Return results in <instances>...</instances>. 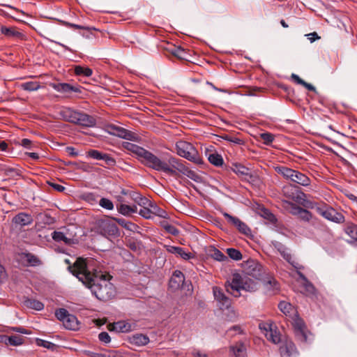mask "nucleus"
I'll list each match as a JSON object with an SVG mask.
<instances>
[{"label":"nucleus","mask_w":357,"mask_h":357,"mask_svg":"<svg viewBox=\"0 0 357 357\" xmlns=\"http://www.w3.org/2000/svg\"><path fill=\"white\" fill-rule=\"evenodd\" d=\"M184 281L185 276L183 273L181 271L176 270L169 280V288L174 290L178 289L183 285Z\"/></svg>","instance_id":"f3484780"},{"label":"nucleus","mask_w":357,"mask_h":357,"mask_svg":"<svg viewBox=\"0 0 357 357\" xmlns=\"http://www.w3.org/2000/svg\"><path fill=\"white\" fill-rule=\"evenodd\" d=\"M99 205L107 210H112L114 208L113 202L107 198H101L99 201Z\"/></svg>","instance_id":"c03bdc74"},{"label":"nucleus","mask_w":357,"mask_h":357,"mask_svg":"<svg viewBox=\"0 0 357 357\" xmlns=\"http://www.w3.org/2000/svg\"><path fill=\"white\" fill-rule=\"evenodd\" d=\"M64 327L68 330L75 331L79 328V322L75 316L68 314L66 319L63 320Z\"/></svg>","instance_id":"4be33fe9"},{"label":"nucleus","mask_w":357,"mask_h":357,"mask_svg":"<svg viewBox=\"0 0 357 357\" xmlns=\"http://www.w3.org/2000/svg\"><path fill=\"white\" fill-rule=\"evenodd\" d=\"M281 343L279 350L282 357H295L297 355L296 347L291 340L285 339Z\"/></svg>","instance_id":"f8f14e48"},{"label":"nucleus","mask_w":357,"mask_h":357,"mask_svg":"<svg viewBox=\"0 0 357 357\" xmlns=\"http://www.w3.org/2000/svg\"><path fill=\"white\" fill-rule=\"evenodd\" d=\"M92 70L88 67L76 66L75 67V73L78 76L90 77L92 75Z\"/></svg>","instance_id":"f704fd0d"},{"label":"nucleus","mask_w":357,"mask_h":357,"mask_svg":"<svg viewBox=\"0 0 357 357\" xmlns=\"http://www.w3.org/2000/svg\"><path fill=\"white\" fill-rule=\"evenodd\" d=\"M282 257L288 261L290 264H291L295 268L300 269L301 268V266L292 259L291 255L288 252L287 249H286L284 252L280 254Z\"/></svg>","instance_id":"58836bf2"},{"label":"nucleus","mask_w":357,"mask_h":357,"mask_svg":"<svg viewBox=\"0 0 357 357\" xmlns=\"http://www.w3.org/2000/svg\"><path fill=\"white\" fill-rule=\"evenodd\" d=\"M105 227H107L109 232L114 234L117 233L118 228L114 224H106Z\"/></svg>","instance_id":"6e6d98bb"},{"label":"nucleus","mask_w":357,"mask_h":357,"mask_svg":"<svg viewBox=\"0 0 357 357\" xmlns=\"http://www.w3.org/2000/svg\"><path fill=\"white\" fill-rule=\"evenodd\" d=\"M261 139H263L264 143L266 145L270 144L274 140V136L269 132H264L260 135Z\"/></svg>","instance_id":"de8ad7c7"},{"label":"nucleus","mask_w":357,"mask_h":357,"mask_svg":"<svg viewBox=\"0 0 357 357\" xmlns=\"http://www.w3.org/2000/svg\"><path fill=\"white\" fill-rule=\"evenodd\" d=\"M291 79L298 84L303 85L304 83V80H303L298 75L296 74H292L291 76Z\"/></svg>","instance_id":"680f3d73"},{"label":"nucleus","mask_w":357,"mask_h":357,"mask_svg":"<svg viewBox=\"0 0 357 357\" xmlns=\"http://www.w3.org/2000/svg\"><path fill=\"white\" fill-rule=\"evenodd\" d=\"M177 154L197 165L203 164V160L193 145L186 141L180 140L176 143Z\"/></svg>","instance_id":"6e6552de"},{"label":"nucleus","mask_w":357,"mask_h":357,"mask_svg":"<svg viewBox=\"0 0 357 357\" xmlns=\"http://www.w3.org/2000/svg\"><path fill=\"white\" fill-rule=\"evenodd\" d=\"M222 215L227 219V222L231 225L235 226L241 233L245 235L250 234V228L239 218L235 216H232L226 212L222 213Z\"/></svg>","instance_id":"ddd939ff"},{"label":"nucleus","mask_w":357,"mask_h":357,"mask_svg":"<svg viewBox=\"0 0 357 357\" xmlns=\"http://www.w3.org/2000/svg\"><path fill=\"white\" fill-rule=\"evenodd\" d=\"M282 206L291 215L297 216L298 218L305 222L313 224L317 220L310 211L291 202L282 200Z\"/></svg>","instance_id":"1a4fd4ad"},{"label":"nucleus","mask_w":357,"mask_h":357,"mask_svg":"<svg viewBox=\"0 0 357 357\" xmlns=\"http://www.w3.org/2000/svg\"><path fill=\"white\" fill-rule=\"evenodd\" d=\"M136 192L135 191H132V190H126V189H122L121 190V195L122 196H128V197H130L131 199H132V194H135Z\"/></svg>","instance_id":"4d7b16f0"},{"label":"nucleus","mask_w":357,"mask_h":357,"mask_svg":"<svg viewBox=\"0 0 357 357\" xmlns=\"http://www.w3.org/2000/svg\"><path fill=\"white\" fill-rule=\"evenodd\" d=\"M259 328L268 341L274 344H278L282 342L281 335L274 324L268 322L262 323L259 324Z\"/></svg>","instance_id":"9d476101"},{"label":"nucleus","mask_w":357,"mask_h":357,"mask_svg":"<svg viewBox=\"0 0 357 357\" xmlns=\"http://www.w3.org/2000/svg\"><path fill=\"white\" fill-rule=\"evenodd\" d=\"M94 263L93 259L78 258L73 266H69L68 269L91 289L98 299L108 301L115 296V287L109 282L110 275L94 268Z\"/></svg>","instance_id":"f257e3e1"},{"label":"nucleus","mask_w":357,"mask_h":357,"mask_svg":"<svg viewBox=\"0 0 357 357\" xmlns=\"http://www.w3.org/2000/svg\"><path fill=\"white\" fill-rule=\"evenodd\" d=\"M344 231L354 242L357 243V225L348 222L345 225Z\"/></svg>","instance_id":"bb28decb"},{"label":"nucleus","mask_w":357,"mask_h":357,"mask_svg":"<svg viewBox=\"0 0 357 357\" xmlns=\"http://www.w3.org/2000/svg\"><path fill=\"white\" fill-rule=\"evenodd\" d=\"M264 286L268 291H275L279 289V284L276 280L273 277H268L264 280Z\"/></svg>","instance_id":"2f4dec72"},{"label":"nucleus","mask_w":357,"mask_h":357,"mask_svg":"<svg viewBox=\"0 0 357 357\" xmlns=\"http://www.w3.org/2000/svg\"><path fill=\"white\" fill-rule=\"evenodd\" d=\"M105 130L110 135L117 136L123 139H132L133 137L132 132L122 127H119L114 124L107 125L105 127Z\"/></svg>","instance_id":"9b49d317"},{"label":"nucleus","mask_w":357,"mask_h":357,"mask_svg":"<svg viewBox=\"0 0 357 357\" xmlns=\"http://www.w3.org/2000/svg\"><path fill=\"white\" fill-rule=\"evenodd\" d=\"M24 258L26 262L31 266H37L41 264L40 260L36 255L31 253H24Z\"/></svg>","instance_id":"72a5a7b5"},{"label":"nucleus","mask_w":357,"mask_h":357,"mask_svg":"<svg viewBox=\"0 0 357 357\" xmlns=\"http://www.w3.org/2000/svg\"><path fill=\"white\" fill-rule=\"evenodd\" d=\"M7 274L5 268L0 264V282L6 278Z\"/></svg>","instance_id":"052dcab7"},{"label":"nucleus","mask_w":357,"mask_h":357,"mask_svg":"<svg viewBox=\"0 0 357 357\" xmlns=\"http://www.w3.org/2000/svg\"><path fill=\"white\" fill-rule=\"evenodd\" d=\"M49 184L58 192H63L65 190V187L61 185L53 183H50Z\"/></svg>","instance_id":"e2e57ef3"},{"label":"nucleus","mask_w":357,"mask_h":357,"mask_svg":"<svg viewBox=\"0 0 357 357\" xmlns=\"http://www.w3.org/2000/svg\"><path fill=\"white\" fill-rule=\"evenodd\" d=\"M132 200H133L135 203H137L138 205L142 207L151 206V202L149 199L142 196V195L137 192H135V194H132Z\"/></svg>","instance_id":"c85d7f7f"},{"label":"nucleus","mask_w":357,"mask_h":357,"mask_svg":"<svg viewBox=\"0 0 357 357\" xmlns=\"http://www.w3.org/2000/svg\"><path fill=\"white\" fill-rule=\"evenodd\" d=\"M20 87L28 91H33L40 89V85L38 82H26L20 84Z\"/></svg>","instance_id":"e433bc0d"},{"label":"nucleus","mask_w":357,"mask_h":357,"mask_svg":"<svg viewBox=\"0 0 357 357\" xmlns=\"http://www.w3.org/2000/svg\"><path fill=\"white\" fill-rule=\"evenodd\" d=\"M165 229L168 233H169L174 236H177L179 234L178 229L177 228H176L174 225H165Z\"/></svg>","instance_id":"8fccbe9b"},{"label":"nucleus","mask_w":357,"mask_h":357,"mask_svg":"<svg viewBox=\"0 0 357 357\" xmlns=\"http://www.w3.org/2000/svg\"><path fill=\"white\" fill-rule=\"evenodd\" d=\"M131 342L137 346H144L149 342V338L143 334H136L132 337Z\"/></svg>","instance_id":"cd10ccee"},{"label":"nucleus","mask_w":357,"mask_h":357,"mask_svg":"<svg viewBox=\"0 0 357 357\" xmlns=\"http://www.w3.org/2000/svg\"><path fill=\"white\" fill-rule=\"evenodd\" d=\"M1 33L8 38H15L23 39L24 36L22 33L17 31L15 27H7L1 26L0 29Z\"/></svg>","instance_id":"6ab92c4d"},{"label":"nucleus","mask_w":357,"mask_h":357,"mask_svg":"<svg viewBox=\"0 0 357 357\" xmlns=\"http://www.w3.org/2000/svg\"><path fill=\"white\" fill-rule=\"evenodd\" d=\"M229 357H245L246 347L242 341L229 347Z\"/></svg>","instance_id":"a211bd4d"},{"label":"nucleus","mask_w":357,"mask_h":357,"mask_svg":"<svg viewBox=\"0 0 357 357\" xmlns=\"http://www.w3.org/2000/svg\"><path fill=\"white\" fill-rule=\"evenodd\" d=\"M11 330L22 334H30L29 331L22 327H13Z\"/></svg>","instance_id":"13d9d810"},{"label":"nucleus","mask_w":357,"mask_h":357,"mask_svg":"<svg viewBox=\"0 0 357 357\" xmlns=\"http://www.w3.org/2000/svg\"><path fill=\"white\" fill-rule=\"evenodd\" d=\"M304 206L314 209L318 214L333 222L341 224L345 220V218L342 213L337 212L333 207L327 204H324L321 205L317 203L309 202Z\"/></svg>","instance_id":"423d86ee"},{"label":"nucleus","mask_w":357,"mask_h":357,"mask_svg":"<svg viewBox=\"0 0 357 357\" xmlns=\"http://www.w3.org/2000/svg\"><path fill=\"white\" fill-rule=\"evenodd\" d=\"M208 161L215 166L220 167L223 164V159L221 155L218 153H212L208 155Z\"/></svg>","instance_id":"473e14b6"},{"label":"nucleus","mask_w":357,"mask_h":357,"mask_svg":"<svg viewBox=\"0 0 357 357\" xmlns=\"http://www.w3.org/2000/svg\"><path fill=\"white\" fill-rule=\"evenodd\" d=\"M61 23L63 26H67L68 28H73V29H82V30L86 31H87V34L82 33V35L83 37H86L87 38H90V35L92 34L91 31L93 30H97L94 27H91V26H87L76 24H73V23H70V22H66V21H61Z\"/></svg>","instance_id":"aec40b11"},{"label":"nucleus","mask_w":357,"mask_h":357,"mask_svg":"<svg viewBox=\"0 0 357 357\" xmlns=\"http://www.w3.org/2000/svg\"><path fill=\"white\" fill-rule=\"evenodd\" d=\"M165 248L168 252L174 254L175 255H177L178 251L181 250V247L173 246L169 245H165Z\"/></svg>","instance_id":"603ef678"},{"label":"nucleus","mask_w":357,"mask_h":357,"mask_svg":"<svg viewBox=\"0 0 357 357\" xmlns=\"http://www.w3.org/2000/svg\"><path fill=\"white\" fill-rule=\"evenodd\" d=\"M169 51L174 56L179 59H186V52L182 47L173 46Z\"/></svg>","instance_id":"4c0bfd02"},{"label":"nucleus","mask_w":357,"mask_h":357,"mask_svg":"<svg viewBox=\"0 0 357 357\" xmlns=\"http://www.w3.org/2000/svg\"><path fill=\"white\" fill-rule=\"evenodd\" d=\"M213 293L215 300L218 303L221 310L228 309L231 305V300L223 293L221 288L213 287Z\"/></svg>","instance_id":"4468645a"},{"label":"nucleus","mask_w":357,"mask_h":357,"mask_svg":"<svg viewBox=\"0 0 357 357\" xmlns=\"http://www.w3.org/2000/svg\"><path fill=\"white\" fill-rule=\"evenodd\" d=\"M122 146L134 153L143 165L154 170L174 176L181 174L183 167L184 162L175 157L169 156L167 160H162L151 152L133 143L125 142Z\"/></svg>","instance_id":"f03ea898"},{"label":"nucleus","mask_w":357,"mask_h":357,"mask_svg":"<svg viewBox=\"0 0 357 357\" xmlns=\"http://www.w3.org/2000/svg\"><path fill=\"white\" fill-rule=\"evenodd\" d=\"M306 36L310 40L311 43L315 41L317 39H319L320 37L317 35L316 32L310 33L307 34Z\"/></svg>","instance_id":"bf43d9fd"},{"label":"nucleus","mask_w":357,"mask_h":357,"mask_svg":"<svg viewBox=\"0 0 357 357\" xmlns=\"http://www.w3.org/2000/svg\"><path fill=\"white\" fill-rule=\"evenodd\" d=\"M117 211L119 213L123 215H129L132 213L137 212V207L136 205H127L125 204H121L116 206Z\"/></svg>","instance_id":"5701e85b"},{"label":"nucleus","mask_w":357,"mask_h":357,"mask_svg":"<svg viewBox=\"0 0 357 357\" xmlns=\"http://www.w3.org/2000/svg\"><path fill=\"white\" fill-rule=\"evenodd\" d=\"M68 314V312L64 308H59L55 312L56 317L62 323L63 322V320L66 319Z\"/></svg>","instance_id":"a18cd8bd"},{"label":"nucleus","mask_w":357,"mask_h":357,"mask_svg":"<svg viewBox=\"0 0 357 357\" xmlns=\"http://www.w3.org/2000/svg\"><path fill=\"white\" fill-rule=\"evenodd\" d=\"M181 174L188 176L190 179L197 181L199 178L198 174L193 170L190 169L185 165L184 164L183 167Z\"/></svg>","instance_id":"a19ab883"},{"label":"nucleus","mask_w":357,"mask_h":357,"mask_svg":"<svg viewBox=\"0 0 357 357\" xmlns=\"http://www.w3.org/2000/svg\"><path fill=\"white\" fill-rule=\"evenodd\" d=\"M233 172L239 176H247L249 174V169L240 164H235L232 167Z\"/></svg>","instance_id":"ea45409f"},{"label":"nucleus","mask_w":357,"mask_h":357,"mask_svg":"<svg viewBox=\"0 0 357 357\" xmlns=\"http://www.w3.org/2000/svg\"><path fill=\"white\" fill-rule=\"evenodd\" d=\"M208 255L214 259L223 261L227 259V257L225 256L220 250L215 248V247H210L208 249Z\"/></svg>","instance_id":"c756f323"},{"label":"nucleus","mask_w":357,"mask_h":357,"mask_svg":"<svg viewBox=\"0 0 357 357\" xmlns=\"http://www.w3.org/2000/svg\"><path fill=\"white\" fill-rule=\"evenodd\" d=\"M61 114L66 121L81 126L93 127L96 123V119L92 116L70 108H65Z\"/></svg>","instance_id":"39448f33"},{"label":"nucleus","mask_w":357,"mask_h":357,"mask_svg":"<svg viewBox=\"0 0 357 357\" xmlns=\"http://www.w3.org/2000/svg\"><path fill=\"white\" fill-rule=\"evenodd\" d=\"M135 328L136 324L135 323L126 321H119L108 326L109 331H114L118 333H128L134 331Z\"/></svg>","instance_id":"2eb2a0df"},{"label":"nucleus","mask_w":357,"mask_h":357,"mask_svg":"<svg viewBox=\"0 0 357 357\" xmlns=\"http://www.w3.org/2000/svg\"><path fill=\"white\" fill-rule=\"evenodd\" d=\"M176 256L180 257L185 260H188L195 257V255L192 253L186 252L185 249L181 247V250L178 251Z\"/></svg>","instance_id":"49530a36"},{"label":"nucleus","mask_w":357,"mask_h":357,"mask_svg":"<svg viewBox=\"0 0 357 357\" xmlns=\"http://www.w3.org/2000/svg\"><path fill=\"white\" fill-rule=\"evenodd\" d=\"M282 193L285 197L296 202H298L301 199V196H305L303 192L299 191L298 189L293 185L284 186Z\"/></svg>","instance_id":"dca6fc26"},{"label":"nucleus","mask_w":357,"mask_h":357,"mask_svg":"<svg viewBox=\"0 0 357 357\" xmlns=\"http://www.w3.org/2000/svg\"><path fill=\"white\" fill-rule=\"evenodd\" d=\"M278 307L286 315H295V317L293 319L292 325L296 340L301 343L307 342L309 335L311 333L307 331L303 320L297 316L296 312L291 304L288 302L282 301L279 303Z\"/></svg>","instance_id":"20e7f679"},{"label":"nucleus","mask_w":357,"mask_h":357,"mask_svg":"<svg viewBox=\"0 0 357 357\" xmlns=\"http://www.w3.org/2000/svg\"><path fill=\"white\" fill-rule=\"evenodd\" d=\"M275 169L278 174L291 182L305 187L310 186L311 184L310 178L299 171L289 168L286 166H278Z\"/></svg>","instance_id":"0eeeda50"},{"label":"nucleus","mask_w":357,"mask_h":357,"mask_svg":"<svg viewBox=\"0 0 357 357\" xmlns=\"http://www.w3.org/2000/svg\"><path fill=\"white\" fill-rule=\"evenodd\" d=\"M88 155L93 159L104 160L107 164L110 165L114 162V160L109 157L107 154L102 153L97 150H90L88 151Z\"/></svg>","instance_id":"412c9836"},{"label":"nucleus","mask_w":357,"mask_h":357,"mask_svg":"<svg viewBox=\"0 0 357 357\" xmlns=\"http://www.w3.org/2000/svg\"><path fill=\"white\" fill-rule=\"evenodd\" d=\"M66 151L68 152V153L71 155V156H77L78 155L77 152L75 151V148L72 147V146H68L66 148Z\"/></svg>","instance_id":"0e129e2a"},{"label":"nucleus","mask_w":357,"mask_h":357,"mask_svg":"<svg viewBox=\"0 0 357 357\" xmlns=\"http://www.w3.org/2000/svg\"><path fill=\"white\" fill-rule=\"evenodd\" d=\"M98 338L101 342H102L105 344H107L111 341L110 336L109 335V334L107 332H101L98 335Z\"/></svg>","instance_id":"3c124183"},{"label":"nucleus","mask_w":357,"mask_h":357,"mask_svg":"<svg viewBox=\"0 0 357 357\" xmlns=\"http://www.w3.org/2000/svg\"><path fill=\"white\" fill-rule=\"evenodd\" d=\"M84 353L88 356H90V357H100V356H102V355L100 354L94 353V352H92V351H85Z\"/></svg>","instance_id":"774afa93"},{"label":"nucleus","mask_w":357,"mask_h":357,"mask_svg":"<svg viewBox=\"0 0 357 357\" xmlns=\"http://www.w3.org/2000/svg\"><path fill=\"white\" fill-rule=\"evenodd\" d=\"M13 220L16 224L25 226L31 224L33 218L31 215L21 213L15 215Z\"/></svg>","instance_id":"b1692460"},{"label":"nucleus","mask_w":357,"mask_h":357,"mask_svg":"<svg viewBox=\"0 0 357 357\" xmlns=\"http://www.w3.org/2000/svg\"><path fill=\"white\" fill-rule=\"evenodd\" d=\"M243 330L241 328V327L240 326H238V325L231 327L229 329H228L227 331V333H226L227 335L229 337H233L236 335L243 334Z\"/></svg>","instance_id":"37998d69"},{"label":"nucleus","mask_w":357,"mask_h":357,"mask_svg":"<svg viewBox=\"0 0 357 357\" xmlns=\"http://www.w3.org/2000/svg\"><path fill=\"white\" fill-rule=\"evenodd\" d=\"M1 341L4 342L6 344H10L12 346H19L23 344L24 339L19 335H11V336H2Z\"/></svg>","instance_id":"393cba45"},{"label":"nucleus","mask_w":357,"mask_h":357,"mask_svg":"<svg viewBox=\"0 0 357 357\" xmlns=\"http://www.w3.org/2000/svg\"><path fill=\"white\" fill-rule=\"evenodd\" d=\"M139 214L146 219L151 218L153 216V213L149 208V206L142 207L139 210Z\"/></svg>","instance_id":"09e8293b"},{"label":"nucleus","mask_w":357,"mask_h":357,"mask_svg":"<svg viewBox=\"0 0 357 357\" xmlns=\"http://www.w3.org/2000/svg\"><path fill=\"white\" fill-rule=\"evenodd\" d=\"M52 237L54 241L58 243L63 242L66 245H70L72 242V239L66 237V236L61 231H54L52 234Z\"/></svg>","instance_id":"7c9ffc66"},{"label":"nucleus","mask_w":357,"mask_h":357,"mask_svg":"<svg viewBox=\"0 0 357 357\" xmlns=\"http://www.w3.org/2000/svg\"><path fill=\"white\" fill-rule=\"evenodd\" d=\"M227 253L229 257L234 260L238 261L242 259L241 252L235 248L227 249Z\"/></svg>","instance_id":"79ce46f5"},{"label":"nucleus","mask_w":357,"mask_h":357,"mask_svg":"<svg viewBox=\"0 0 357 357\" xmlns=\"http://www.w3.org/2000/svg\"><path fill=\"white\" fill-rule=\"evenodd\" d=\"M31 144V141L29 140V139H26V138L22 139L21 141V143H20V144L25 148H29Z\"/></svg>","instance_id":"69168bd1"},{"label":"nucleus","mask_w":357,"mask_h":357,"mask_svg":"<svg viewBox=\"0 0 357 357\" xmlns=\"http://www.w3.org/2000/svg\"><path fill=\"white\" fill-rule=\"evenodd\" d=\"M248 268L243 273H233L230 280L227 282V292L235 297L240 296L241 290L254 292L259 288L261 267L255 261L248 262Z\"/></svg>","instance_id":"7ed1b4c3"},{"label":"nucleus","mask_w":357,"mask_h":357,"mask_svg":"<svg viewBox=\"0 0 357 357\" xmlns=\"http://www.w3.org/2000/svg\"><path fill=\"white\" fill-rule=\"evenodd\" d=\"M52 86L54 89H55L58 92L61 93H69L71 91L77 92L78 91L77 88L71 86L67 83H59V84H52Z\"/></svg>","instance_id":"a878e982"},{"label":"nucleus","mask_w":357,"mask_h":357,"mask_svg":"<svg viewBox=\"0 0 357 357\" xmlns=\"http://www.w3.org/2000/svg\"><path fill=\"white\" fill-rule=\"evenodd\" d=\"M24 303L27 307L38 311L43 310L44 307L43 303L34 299H27L25 301Z\"/></svg>","instance_id":"c9c22d12"},{"label":"nucleus","mask_w":357,"mask_h":357,"mask_svg":"<svg viewBox=\"0 0 357 357\" xmlns=\"http://www.w3.org/2000/svg\"><path fill=\"white\" fill-rule=\"evenodd\" d=\"M225 139L229 142H231L234 144H243V141L242 139L238 138V137H231V136H226L225 137Z\"/></svg>","instance_id":"5fc2aeb1"},{"label":"nucleus","mask_w":357,"mask_h":357,"mask_svg":"<svg viewBox=\"0 0 357 357\" xmlns=\"http://www.w3.org/2000/svg\"><path fill=\"white\" fill-rule=\"evenodd\" d=\"M124 228L127 230L135 232L137 231V229H139V226L133 222L128 221Z\"/></svg>","instance_id":"864d4df0"},{"label":"nucleus","mask_w":357,"mask_h":357,"mask_svg":"<svg viewBox=\"0 0 357 357\" xmlns=\"http://www.w3.org/2000/svg\"><path fill=\"white\" fill-rule=\"evenodd\" d=\"M275 246L280 254L284 252V251L287 249L282 244L280 243H278Z\"/></svg>","instance_id":"338daca9"}]
</instances>
